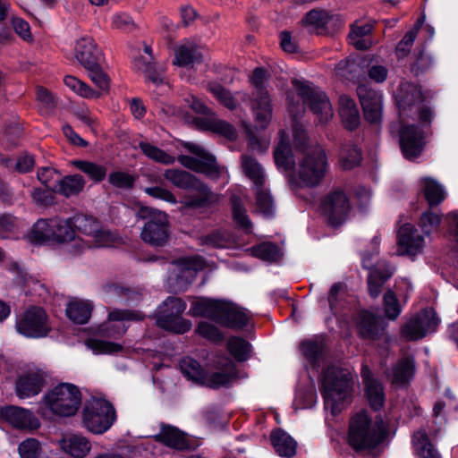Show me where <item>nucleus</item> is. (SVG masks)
<instances>
[{"instance_id":"1","label":"nucleus","mask_w":458,"mask_h":458,"mask_svg":"<svg viewBox=\"0 0 458 458\" xmlns=\"http://www.w3.org/2000/svg\"><path fill=\"white\" fill-rule=\"evenodd\" d=\"M394 98L399 110L401 148L407 159H413L420 155L426 144V128L431 123L432 112L420 106L422 95L415 84L401 82Z\"/></svg>"},{"instance_id":"2","label":"nucleus","mask_w":458,"mask_h":458,"mask_svg":"<svg viewBox=\"0 0 458 458\" xmlns=\"http://www.w3.org/2000/svg\"><path fill=\"white\" fill-rule=\"evenodd\" d=\"M275 161L279 169L292 171V180L301 186L315 187L326 176L328 170L327 155L322 147L311 146L305 149L298 165L293 166L290 140L284 131L279 133V142L274 152Z\"/></svg>"},{"instance_id":"3","label":"nucleus","mask_w":458,"mask_h":458,"mask_svg":"<svg viewBox=\"0 0 458 458\" xmlns=\"http://www.w3.org/2000/svg\"><path fill=\"white\" fill-rule=\"evenodd\" d=\"M143 318L140 311L130 310H113L108 313L106 321L98 327L92 336L88 338L85 344L95 354H113L123 350L119 344L107 341L108 338H117L123 335L127 327V321H138Z\"/></svg>"},{"instance_id":"4","label":"nucleus","mask_w":458,"mask_h":458,"mask_svg":"<svg viewBox=\"0 0 458 458\" xmlns=\"http://www.w3.org/2000/svg\"><path fill=\"white\" fill-rule=\"evenodd\" d=\"M30 240L36 243L52 242L64 244L72 255L83 252L89 246L84 239L75 234L72 217L38 220L30 233Z\"/></svg>"},{"instance_id":"5","label":"nucleus","mask_w":458,"mask_h":458,"mask_svg":"<svg viewBox=\"0 0 458 458\" xmlns=\"http://www.w3.org/2000/svg\"><path fill=\"white\" fill-rule=\"evenodd\" d=\"M292 83L298 99L294 100L293 92L287 95V99L288 112L294 121L304 112L305 104L310 106L320 124H326L333 118L332 105L323 91L304 80L294 79Z\"/></svg>"},{"instance_id":"6","label":"nucleus","mask_w":458,"mask_h":458,"mask_svg":"<svg viewBox=\"0 0 458 458\" xmlns=\"http://www.w3.org/2000/svg\"><path fill=\"white\" fill-rule=\"evenodd\" d=\"M189 313L191 316L209 318L217 324L233 329L242 328L250 318L246 310L232 301L205 297L193 299Z\"/></svg>"},{"instance_id":"7","label":"nucleus","mask_w":458,"mask_h":458,"mask_svg":"<svg viewBox=\"0 0 458 458\" xmlns=\"http://www.w3.org/2000/svg\"><path fill=\"white\" fill-rule=\"evenodd\" d=\"M354 377L347 369L328 367L321 379V393L325 409L336 415L350 403Z\"/></svg>"},{"instance_id":"8","label":"nucleus","mask_w":458,"mask_h":458,"mask_svg":"<svg viewBox=\"0 0 458 458\" xmlns=\"http://www.w3.org/2000/svg\"><path fill=\"white\" fill-rule=\"evenodd\" d=\"M81 403V394L79 387L71 383H61L44 394L39 403L38 412L45 417H70L77 412Z\"/></svg>"},{"instance_id":"9","label":"nucleus","mask_w":458,"mask_h":458,"mask_svg":"<svg viewBox=\"0 0 458 458\" xmlns=\"http://www.w3.org/2000/svg\"><path fill=\"white\" fill-rule=\"evenodd\" d=\"M216 366L215 372L207 374L199 363L190 357L183 358L180 362L181 371L188 380L211 388L226 386L236 377L235 364L230 358H219Z\"/></svg>"},{"instance_id":"10","label":"nucleus","mask_w":458,"mask_h":458,"mask_svg":"<svg viewBox=\"0 0 458 458\" xmlns=\"http://www.w3.org/2000/svg\"><path fill=\"white\" fill-rule=\"evenodd\" d=\"M386 435L387 427L382 419L373 422L365 411H361L351 420L348 441L356 450L372 449L383 443Z\"/></svg>"},{"instance_id":"11","label":"nucleus","mask_w":458,"mask_h":458,"mask_svg":"<svg viewBox=\"0 0 458 458\" xmlns=\"http://www.w3.org/2000/svg\"><path fill=\"white\" fill-rule=\"evenodd\" d=\"M185 147L194 156L180 155L179 163L192 171L206 174L211 179H222L223 183L229 181L228 171L225 166L216 164L214 156L209 154L202 146L196 143H186Z\"/></svg>"},{"instance_id":"12","label":"nucleus","mask_w":458,"mask_h":458,"mask_svg":"<svg viewBox=\"0 0 458 458\" xmlns=\"http://www.w3.org/2000/svg\"><path fill=\"white\" fill-rule=\"evenodd\" d=\"M164 178L180 189L193 190L196 194L190 195L185 204L191 208H202L216 201L217 197L194 175L180 169H166Z\"/></svg>"},{"instance_id":"13","label":"nucleus","mask_w":458,"mask_h":458,"mask_svg":"<svg viewBox=\"0 0 458 458\" xmlns=\"http://www.w3.org/2000/svg\"><path fill=\"white\" fill-rule=\"evenodd\" d=\"M115 420V411L108 401L100 397H91L86 401L82 411V423L88 431L95 435L104 434Z\"/></svg>"},{"instance_id":"14","label":"nucleus","mask_w":458,"mask_h":458,"mask_svg":"<svg viewBox=\"0 0 458 458\" xmlns=\"http://www.w3.org/2000/svg\"><path fill=\"white\" fill-rule=\"evenodd\" d=\"M136 216L147 220L140 233V237L146 243L153 246H163L166 243L169 223L165 212L140 205Z\"/></svg>"},{"instance_id":"15","label":"nucleus","mask_w":458,"mask_h":458,"mask_svg":"<svg viewBox=\"0 0 458 458\" xmlns=\"http://www.w3.org/2000/svg\"><path fill=\"white\" fill-rule=\"evenodd\" d=\"M186 303L180 298L168 297L157 311V325L165 330L183 334L191 328V322L182 318Z\"/></svg>"},{"instance_id":"16","label":"nucleus","mask_w":458,"mask_h":458,"mask_svg":"<svg viewBox=\"0 0 458 458\" xmlns=\"http://www.w3.org/2000/svg\"><path fill=\"white\" fill-rule=\"evenodd\" d=\"M266 80L267 72L262 68H256L250 78V83L257 89V94L251 102V109L256 124L260 129H266L272 119L270 98L263 89Z\"/></svg>"},{"instance_id":"17","label":"nucleus","mask_w":458,"mask_h":458,"mask_svg":"<svg viewBox=\"0 0 458 458\" xmlns=\"http://www.w3.org/2000/svg\"><path fill=\"white\" fill-rule=\"evenodd\" d=\"M204 267V259L198 256L174 261L168 277L169 287L173 291L184 290L195 279L197 273Z\"/></svg>"},{"instance_id":"18","label":"nucleus","mask_w":458,"mask_h":458,"mask_svg":"<svg viewBox=\"0 0 458 458\" xmlns=\"http://www.w3.org/2000/svg\"><path fill=\"white\" fill-rule=\"evenodd\" d=\"M15 328L28 338L45 337L50 331L47 315L38 307H31L21 314L16 319Z\"/></svg>"},{"instance_id":"19","label":"nucleus","mask_w":458,"mask_h":458,"mask_svg":"<svg viewBox=\"0 0 458 458\" xmlns=\"http://www.w3.org/2000/svg\"><path fill=\"white\" fill-rule=\"evenodd\" d=\"M379 239L374 237L371 242V253L369 256L364 252L361 256V262L363 267L369 269V275L368 278V285L369 294L376 298L381 293V288L384 283L393 275L394 269L389 266H383V271H380V264L374 265L372 258L374 255L378 253Z\"/></svg>"},{"instance_id":"20","label":"nucleus","mask_w":458,"mask_h":458,"mask_svg":"<svg viewBox=\"0 0 458 458\" xmlns=\"http://www.w3.org/2000/svg\"><path fill=\"white\" fill-rule=\"evenodd\" d=\"M357 95L365 120L372 125L379 126L383 118V93L362 84L357 88Z\"/></svg>"},{"instance_id":"21","label":"nucleus","mask_w":458,"mask_h":458,"mask_svg":"<svg viewBox=\"0 0 458 458\" xmlns=\"http://www.w3.org/2000/svg\"><path fill=\"white\" fill-rule=\"evenodd\" d=\"M438 318L432 309L423 310L411 318L403 327L402 333L408 340H418L436 330Z\"/></svg>"},{"instance_id":"22","label":"nucleus","mask_w":458,"mask_h":458,"mask_svg":"<svg viewBox=\"0 0 458 458\" xmlns=\"http://www.w3.org/2000/svg\"><path fill=\"white\" fill-rule=\"evenodd\" d=\"M425 239L411 224H404L398 231L396 253L413 259L423 251Z\"/></svg>"},{"instance_id":"23","label":"nucleus","mask_w":458,"mask_h":458,"mask_svg":"<svg viewBox=\"0 0 458 458\" xmlns=\"http://www.w3.org/2000/svg\"><path fill=\"white\" fill-rule=\"evenodd\" d=\"M45 385V373L35 367L20 373L15 381V394L21 399L38 394Z\"/></svg>"},{"instance_id":"24","label":"nucleus","mask_w":458,"mask_h":458,"mask_svg":"<svg viewBox=\"0 0 458 458\" xmlns=\"http://www.w3.org/2000/svg\"><path fill=\"white\" fill-rule=\"evenodd\" d=\"M321 208L328 221L338 225L347 216L350 203L344 191L335 189L324 199Z\"/></svg>"},{"instance_id":"25","label":"nucleus","mask_w":458,"mask_h":458,"mask_svg":"<svg viewBox=\"0 0 458 458\" xmlns=\"http://www.w3.org/2000/svg\"><path fill=\"white\" fill-rule=\"evenodd\" d=\"M0 416L11 426L17 429L33 431L39 428V420L34 413L25 408L18 406H5L0 409Z\"/></svg>"},{"instance_id":"26","label":"nucleus","mask_w":458,"mask_h":458,"mask_svg":"<svg viewBox=\"0 0 458 458\" xmlns=\"http://www.w3.org/2000/svg\"><path fill=\"white\" fill-rule=\"evenodd\" d=\"M60 450L72 458H86L92 450L91 441L82 433H67L58 440Z\"/></svg>"},{"instance_id":"27","label":"nucleus","mask_w":458,"mask_h":458,"mask_svg":"<svg viewBox=\"0 0 458 458\" xmlns=\"http://www.w3.org/2000/svg\"><path fill=\"white\" fill-rule=\"evenodd\" d=\"M372 21H356L351 26L349 43L358 50H368L377 42Z\"/></svg>"},{"instance_id":"28","label":"nucleus","mask_w":458,"mask_h":458,"mask_svg":"<svg viewBox=\"0 0 458 458\" xmlns=\"http://www.w3.org/2000/svg\"><path fill=\"white\" fill-rule=\"evenodd\" d=\"M307 25L314 27L318 34H330L341 25L340 19L326 10L312 9L304 17Z\"/></svg>"},{"instance_id":"29","label":"nucleus","mask_w":458,"mask_h":458,"mask_svg":"<svg viewBox=\"0 0 458 458\" xmlns=\"http://www.w3.org/2000/svg\"><path fill=\"white\" fill-rule=\"evenodd\" d=\"M361 377L365 385V393L370 406L374 410L381 408L385 401V394L381 384L372 378L371 371L367 366L362 367Z\"/></svg>"},{"instance_id":"30","label":"nucleus","mask_w":458,"mask_h":458,"mask_svg":"<svg viewBox=\"0 0 458 458\" xmlns=\"http://www.w3.org/2000/svg\"><path fill=\"white\" fill-rule=\"evenodd\" d=\"M419 188L429 207L439 205L446 197L445 187L431 177H421L419 180Z\"/></svg>"},{"instance_id":"31","label":"nucleus","mask_w":458,"mask_h":458,"mask_svg":"<svg viewBox=\"0 0 458 458\" xmlns=\"http://www.w3.org/2000/svg\"><path fill=\"white\" fill-rule=\"evenodd\" d=\"M339 115L342 123L348 130L356 129L360 123V113L354 100L349 96L343 95L339 98Z\"/></svg>"},{"instance_id":"32","label":"nucleus","mask_w":458,"mask_h":458,"mask_svg":"<svg viewBox=\"0 0 458 458\" xmlns=\"http://www.w3.org/2000/svg\"><path fill=\"white\" fill-rule=\"evenodd\" d=\"M175 57H203L208 55V48L197 38H183L174 47Z\"/></svg>"},{"instance_id":"33","label":"nucleus","mask_w":458,"mask_h":458,"mask_svg":"<svg viewBox=\"0 0 458 458\" xmlns=\"http://www.w3.org/2000/svg\"><path fill=\"white\" fill-rule=\"evenodd\" d=\"M414 372V360L411 357L406 356L396 362L387 377L394 385L403 386L412 378Z\"/></svg>"},{"instance_id":"34","label":"nucleus","mask_w":458,"mask_h":458,"mask_svg":"<svg viewBox=\"0 0 458 458\" xmlns=\"http://www.w3.org/2000/svg\"><path fill=\"white\" fill-rule=\"evenodd\" d=\"M324 340L320 336H315L304 340L301 344V351L313 368H317L324 360Z\"/></svg>"},{"instance_id":"35","label":"nucleus","mask_w":458,"mask_h":458,"mask_svg":"<svg viewBox=\"0 0 458 458\" xmlns=\"http://www.w3.org/2000/svg\"><path fill=\"white\" fill-rule=\"evenodd\" d=\"M93 303L89 300L72 299L66 307L67 317L77 324H85L90 318Z\"/></svg>"},{"instance_id":"36","label":"nucleus","mask_w":458,"mask_h":458,"mask_svg":"<svg viewBox=\"0 0 458 458\" xmlns=\"http://www.w3.org/2000/svg\"><path fill=\"white\" fill-rule=\"evenodd\" d=\"M271 444L278 455L291 458L296 454L297 443L295 440L282 429L272 431Z\"/></svg>"},{"instance_id":"37","label":"nucleus","mask_w":458,"mask_h":458,"mask_svg":"<svg viewBox=\"0 0 458 458\" xmlns=\"http://www.w3.org/2000/svg\"><path fill=\"white\" fill-rule=\"evenodd\" d=\"M197 123L201 129L220 134L228 140L236 138V130L234 127L227 122L217 118L216 115L201 118Z\"/></svg>"},{"instance_id":"38","label":"nucleus","mask_w":458,"mask_h":458,"mask_svg":"<svg viewBox=\"0 0 458 458\" xmlns=\"http://www.w3.org/2000/svg\"><path fill=\"white\" fill-rule=\"evenodd\" d=\"M412 445L418 458H441L424 430H418L413 434Z\"/></svg>"},{"instance_id":"39","label":"nucleus","mask_w":458,"mask_h":458,"mask_svg":"<svg viewBox=\"0 0 458 458\" xmlns=\"http://www.w3.org/2000/svg\"><path fill=\"white\" fill-rule=\"evenodd\" d=\"M156 438L165 445L176 449H184L189 445L183 432L172 426H162Z\"/></svg>"},{"instance_id":"40","label":"nucleus","mask_w":458,"mask_h":458,"mask_svg":"<svg viewBox=\"0 0 458 458\" xmlns=\"http://www.w3.org/2000/svg\"><path fill=\"white\" fill-rule=\"evenodd\" d=\"M242 168L255 186L265 184L266 175L264 170L254 157L250 155H243L242 157Z\"/></svg>"},{"instance_id":"41","label":"nucleus","mask_w":458,"mask_h":458,"mask_svg":"<svg viewBox=\"0 0 458 458\" xmlns=\"http://www.w3.org/2000/svg\"><path fill=\"white\" fill-rule=\"evenodd\" d=\"M85 184L86 182L81 175H67L60 179L55 191L65 197H70L79 194L83 190Z\"/></svg>"},{"instance_id":"42","label":"nucleus","mask_w":458,"mask_h":458,"mask_svg":"<svg viewBox=\"0 0 458 458\" xmlns=\"http://www.w3.org/2000/svg\"><path fill=\"white\" fill-rule=\"evenodd\" d=\"M72 165L87 174L95 182H102L106 176L107 169L104 165L88 160H73Z\"/></svg>"},{"instance_id":"43","label":"nucleus","mask_w":458,"mask_h":458,"mask_svg":"<svg viewBox=\"0 0 458 458\" xmlns=\"http://www.w3.org/2000/svg\"><path fill=\"white\" fill-rule=\"evenodd\" d=\"M358 329L364 338H374L380 329L378 318L369 311H361Z\"/></svg>"},{"instance_id":"44","label":"nucleus","mask_w":458,"mask_h":458,"mask_svg":"<svg viewBox=\"0 0 458 458\" xmlns=\"http://www.w3.org/2000/svg\"><path fill=\"white\" fill-rule=\"evenodd\" d=\"M424 23V18H419L413 24L412 28L409 30L403 38L398 42L395 47V53L400 56H407L413 46V43L417 38L419 30L421 29Z\"/></svg>"},{"instance_id":"45","label":"nucleus","mask_w":458,"mask_h":458,"mask_svg":"<svg viewBox=\"0 0 458 458\" xmlns=\"http://www.w3.org/2000/svg\"><path fill=\"white\" fill-rule=\"evenodd\" d=\"M360 160L361 155L357 146L348 143L342 147L339 163L343 169H352L360 163Z\"/></svg>"},{"instance_id":"46","label":"nucleus","mask_w":458,"mask_h":458,"mask_svg":"<svg viewBox=\"0 0 458 458\" xmlns=\"http://www.w3.org/2000/svg\"><path fill=\"white\" fill-rule=\"evenodd\" d=\"M227 348L230 353L238 361L247 360L251 354L250 344L241 337H232L227 343Z\"/></svg>"},{"instance_id":"47","label":"nucleus","mask_w":458,"mask_h":458,"mask_svg":"<svg viewBox=\"0 0 458 458\" xmlns=\"http://www.w3.org/2000/svg\"><path fill=\"white\" fill-rule=\"evenodd\" d=\"M73 50L75 57H98L103 55L95 40L90 37H83L78 39Z\"/></svg>"},{"instance_id":"48","label":"nucleus","mask_w":458,"mask_h":458,"mask_svg":"<svg viewBox=\"0 0 458 458\" xmlns=\"http://www.w3.org/2000/svg\"><path fill=\"white\" fill-rule=\"evenodd\" d=\"M64 82L66 87L81 98H98L100 96L98 92L76 77L67 75L64 77Z\"/></svg>"},{"instance_id":"49","label":"nucleus","mask_w":458,"mask_h":458,"mask_svg":"<svg viewBox=\"0 0 458 458\" xmlns=\"http://www.w3.org/2000/svg\"><path fill=\"white\" fill-rule=\"evenodd\" d=\"M256 187V205L259 213L265 216H270L274 214L275 205L268 191L263 185Z\"/></svg>"},{"instance_id":"50","label":"nucleus","mask_w":458,"mask_h":458,"mask_svg":"<svg viewBox=\"0 0 458 458\" xmlns=\"http://www.w3.org/2000/svg\"><path fill=\"white\" fill-rule=\"evenodd\" d=\"M72 222L75 234H77V233H81L87 236L89 239L94 235L99 225L98 221L93 217L81 214L72 216Z\"/></svg>"},{"instance_id":"51","label":"nucleus","mask_w":458,"mask_h":458,"mask_svg":"<svg viewBox=\"0 0 458 458\" xmlns=\"http://www.w3.org/2000/svg\"><path fill=\"white\" fill-rule=\"evenodd\" d=\"M116 241L117 237L113 233L109 230L103 229L98 225L94 235L90 237V239L85 240V242L89 244L87 249H89L91 247H109L114 244Z\"/></svg>"},{"instance_id":"52","label":"nucleus","mask_w":458,"mask_h":458,"mask_svg":"<svg viewBox=\"0 0 458 458\" xmlns=\"http://www.w3.org/2000/svg\"><path fill=\"white\" fill-rule=\"evenodd\" d=\"M233 217L234 222L244 231L250 232L251 222L250 221L246 209L242 199L236 196L232 197Z\"/></svg>"},{"instance_id":"53","label":"nucleus","mask_w":458,"mask_h":458,"mask_svg":"<svg viewBox=\"0 0 458 458\" xmlns=\"http://www.w3.org/2000/svg\"><path fill=\"white\" fill-rule=\"evenodd\" d=\"M203 243L216 248H229L234 244L233 237L225 231H215L202 238Z\"/></svg>"},{"instance_id":"54","label":"nucleus","mask_w":458,"mask_h":458,"mask_svg":"<svg viewBox=\"0 0 458 458\" xmlns=\"http://www.w3.org/2000/svg\"><path fill=\"white\" fill-rule=\"evenodd\" d=\"M252 255L267 261H275L281 257L279 248L271 242H263L251 249Z\"/></svg>"},{"instance_id":"55","label":"nucleus","mask_w":458,"mask_h":458,"mask_svg":"<svg viewBox=\"0 0 458 458\" xmlns=\"http://www.w3.org/2000/svg\"><path fill=\"white\" fill-rule=\"evenodd\" d=\"M18 453L21 458H40L42 445L38 440L30 437L19 445Z\"/></svg>"},{"instance_id":"56","label":"nucleus","mask_w":458,"mask_h":458,"mask_svg":"<svg viewBox=\"0 0 458 458\" xmlns=\"http://www.w3.org/2000/svg\"><path fill=\"white\" fill-rule=\"evenodd\" d=\"M140 148L142 150V152L149 158L165 164L169 165L173 164L174 162V157L166 154L162 149L148 143V142H140Z\"/></svg>"},{"instance_id":"57","label":"nucleus","mask_w":458,"mask_h":458,"mask_svg":"<svg viewBox=\"0 0 458 458\" xmlns=\"http://www.w3.org/2000/svg\"><path fill=\"white\" fill-rule=\"evenodd\" d=\"M38 178L45 187L55 191L60 181V175L57 171L51 167H43L38 171Z\"/></svg>"},{"instance_id":"58","label":"nucleus","mask_w":458,"mask_h":458,"mask_svg":"<svg viewBox=\"0 0 458 458\" xmlns=\"http://www.w3.org/2000/svg\"><path fill=\"white\" fill-rule=\"evenodd\" d=\"M441 220L442 217L439 214L428 210L421 215L420 219V226L424 234L429 235L438 228Z\"/></svg>"},{"instance_id":"59","label":"nucleus","mask_w":458,"mask_h":458,"mask_svg":"<svg viewBox=\"0 0 458 458\" xmlns=\"http://www.w3.org/2000/svg\"><path fill=\"white\" fill-rule=\"evenodd\" d=\"M20 226L19 220L10 214L0 215V237L9 238L16 233Z\"/></svg>"},{"instance_id":"60","label":"nucleus","mask_w":458,"mask_h":458,"mask_svg":"<svg viewBox=\"0 0 458 458\" xmlns=\"http://www.w3.org/2000/svg\"><path fill=\"white\" fill-rule=\"evenodd\" d=\"M209 90L225 107L229 109H234L236 107V101L232 94L221 85L212 83L209 85Z\"/></svg>"},{"instance_id":"61","label":"nucleus","mask_w":458,"mask_h":458,"mask_svg":"<svg viewBox=\"0 0 458 458\" xmlns=\"http://www.w3.org/2000/svg\"><path fill=\"white\" fill-rule=\"evenodd\" d=\"M384 308L386 316L390 319H395L401 313V306L393 291H387L384 295Z\"/></svg>"},{"instance_id":"62","label":"nucleus","mask_w":458,"mask_h":458,"mask_svg":"<svg viewBox=\"0 0 458 458\" xmlns=\"http://www.w3.org/2000/svg\"><path fill=\"white\" fill-rule=\"evenodd\" d=\"M196 332L206 339L210 341L218 342L223 339V334L221 331L213 324L201 321L199 323Z\"/></svg>"},{"instance_id":"63","label":"nucleus","mask_w":458,"mask_h":458,"mask_svg":"<svg viewBox=\"0 0 458 458\" xmlns=\"http://www.w3.org/2000/svg\"><path fill=\"white\" fill-rule=\"evenodd\" d=\"M36 97L38 102L40 104L41 108L46 112L51 111L55 106V99L53 94L42 86H37Z\"/></svg>"},{"instance_id":"64","label":"nucleus","mask_w":458,"mask_h":458,"mask_svg":"<svg viewBox=\"0 0 458 458\" xmlns=\"http://www.w3.org/2000/svg\"><path fill=\"white\" fill-rule=\"evenodd\" d=\"M109 182L117 188L129 189L132 187L134 178L128 173L117 171L109 174Z\"/></svg>"}]
</instances>
